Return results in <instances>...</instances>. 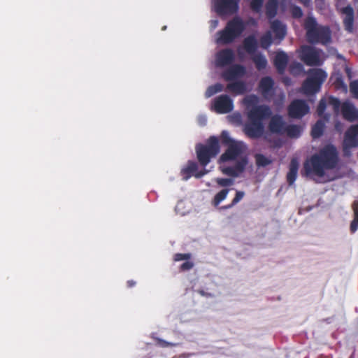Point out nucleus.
I'll use <instances>...</instances> for the list:
<instances>
[{"label":"nucleus","mask_w":358,"mask_h":358,"mask_svg":"<svg viewBox=\"0 0 358 358\" xmlns=\"http://www.w3.org/2000/svg\"><path fill=\"white\" fill-rule=\"evenodd\" d=\"M358 146V124L350 126L345 133L343 148L344 150Z\"/></svg>","instance_id":"ddd939ff"},{"label":"nucleus","mask_w":358,"mask_h":358,"mask_svg":"<svg viewBox=\"0 0 358 358\" xmlns=\"http://www.w3.org/2000/svg\"><path fill=\"white\" fill-rule=\"evenodd\" d=\"M225 90L236 95L243 94L247 92V85L244 81L238 80L228 83Z\"/></svg>","instance_id":"aec40b11"},{"label":"nucleus","mask_w":358,"mask_h":358,"mask_svg":"<svg viewBox=\"0 0 358 358\" xmlns=\"http://www.w3.org/2000/svg\"><path fill=\"white\" fill-rule=\"evenodd\" d=\"M272 111L267 105H255L247 113L243 131L250 138L258 139L264 133V120L270 118Z\"/></svg>","instance_id":"f03ea898"},{"label":"nucleus","mask_w":358,"mask_h":358,"mask_svg":"<svg viewBox=\"0 0 358 358\" xmlns=\"http://www.w3.org/2000/svg\"><path fill=\"white\" fill-rule=\"evenodd\" d=\"M248 164V159L246 157H243L236 161L233 166H221L220 170L224 175L231 177H238L242 173Z\"/></svg>","instance_id":"f8f14e48"},{"label":"nucleus","mask_w":358,"mask_h":358,"mask_svg":"<svg viewBox=\"0 0 358 358\" xmlns=\"http://www.w3.org/2000/svg\"><path fill=\"white\" fill-rule=\"evenodd\" d=\"M304 6H309L310 0H299Z\"/></svg>","instance_id":"603ef678"},{"label":"nucleus","mask_w":358,"mask_h":358,"mask_svg":"<svg viewBox=\"0 0 358 358\" xmlns=\"http://www.w3.org/2000/svg\"><path fill=\"white\" fill-rule=\"evenodd\" d=\"M264 0H252L250 2V8L252 11L258 13L261 11Z\"/></svg>","instance_id":"c9c22d12"},{"label":"nucleus","mask_w":358,"mask_h":358,"mask_svg":"<svg viewBox=\"0 0 358 358\" xmlns=\"http://www.w3.org/2000/svg\"><path fill=\"white\" fill-rule=\"evenodd\" d=\"M341 13L345 15L343 18V24L345 29L349 33L353 32L354 30V10L350 5L343 8Z\"/></svg>","instance_id":"a211bd4d"},{"label":"nucleus","mask_w":358,"mask_h":358,"mask_svg":"<svg viewBox=\"0 0 358 358\" xmlns=\"http://www.w3.org/2000/svg\"><path fill=\"white\" fill-rule=\"evenodd\" d=\"M358 229V217H353V220L350 222V231L351 234H354Z\"/></svg>","instance_id":"c03bdc74"},{"label":"nucleus","mask_w":358,"mask_h":358,"mask_svg":"<svg viewBox=\"0 0 358 358\" xmlns=\"http://www.w3.org/2000/svg\"><path fill=\"white\" fill-rule=\"evenodd\" d=\"M278 0H268L266 3V15L268 18L274 17L277 14Z\"/></svg>","instance_id":"bb28decb"},{"label":"nucleus","mask_w":358,"mask_h":358,"mask_svg":"<svg viewBox=\"0 0 358 358\" xmlns=\"http://www.w3.org/2000/svg\"><path fill=\"white\" fill-rule=\"evenodd\" d=\"M338 162L339 153L336 146L332 144L325 145L304 162L302 175H314L322 178L324 176L325 171L336 168Z\"/></svg>","instance_id":"f257e3e1"},{"label":"nucleus","mask_w":358,"mask_h":358,"mask_svg":"<svg viewBox=\"0 0 358 358\" xmlns=\"http://www.w3.org/2000/svg\"><path fill=\"white\" fill-rule=\"evenodd\" d=\"M157 343L162 348L176 347L178 345V343H170L161 338H157Z\"/></svg>","instance_id":"37998d69"},{"label":"nucleus","mask_w":358,"mask_h":358,"mask_svg":"<svg viewBox=\"0 0 358 358\" xmlns=\"http://www.w3.org/2000/svg\"><path fill=\"white\" fill-rule=\"evenodd\" d=\"M194 266V263L192 262L187 261L182 263L180 266V271H186L192 269Z\"/></svg>","instance_id":"a18cd8bd"},{"label":"nucleus","mask_w":358,"mask_h":358,"mask_svg":"<svg viewBox=\"0 0 358 358\" xmlns=\"http://www.w3.org/2000/svg\"><path fill=\"white\" fill-rule=\"evenodd\" d=\"M273 63L278 72L279 73H283L288 63L287 55L284 52H277Z\"/></svg>","instance_id":"4be33fe9"},{"label":"nucleus","mask_w":358,"mask_h":358,"mask_svg":"<svg viewBox=\"0 0 358 358\" xmlns=\"http://www.w3.org/2000/svg\"><path fill=\"white\" fill-rule=\"evenodd\" d=\"M253 101H257V97L252 96L250 99H245V103L248 106L250 105Z\"/></svg>","instance_id":"8fccbe9b"},{"label":"nucleus","mask_w":358,"mask_h":358,"mask_svg":"<svg viewBox=\"0 0 358 358\" xmlns=\"http://www.w3.org/2000/svg\"><path fill=\"white\" fill-rule=\"evenodd\" d=\"M217 20L214 21V22H213V25H214V27H216V26H217Z\"/></svg>","instance_id":"6e6d98bb"},{"label":"nucleus","mask_w":358,"mask_h":358,"mask_svg":"<svg viewBox=\"0 0 358 358\" xmlns=\"http://www.w3.org/2000/svg\"><path fill=\"white\" fill-rule=\"evenodd\" d=\"M229 192V189H223L214 196L213 203L215 206H217L223 200H224Z\"/></svg>","instance_id":"2f4dec72"},{"label":"nucleus","mask_w":358,"mask_h":358,"mask_svg":"<svg viewBox=\"0 0 358 358\" xmlns=\"http://www.w3.org/2000/svg\"><path fill=\"white\" fill-rule=\"evenodd\" d=\"M291 14L294 18H300L303 15V11L301 8L298 6H293L291 8Z\"/></svg>","instance_id":"58836bf2"},{"label":"nucleus","mask_w":358,"mask_h":358,"mask_svg":"<svg viewBox=\"0 0 358 358\" xmlns=\"http://www.w3.org/2000/svg\"><path fill=\"white\" fill-rule=\"evenodd\" d=\"M273 43L272 34L270 31H266L261 38H260V44L262 48L264 49H267L271 46Z\"/></svg>","instance_id":"7c9ffc66"},{"label":"nucleus","mask_w":358,"mask_h":358,"mask_svg":"<svg viewBox=\"0 0 358 358\" xmlns=\"http://www.w3.org/2000/svg\"><path fill=\"white\" fill-rule=\"evenodd\" d=\"M310 111L307 102L303 99H294L287 107L288 115L291 118L301 119Z\"/></svg>","instance_id":"9d476101"},{"label":"nucleus","mask_w":358,"mask_h":358,"mask_svg":"<svg viewBox=\"0 0 358 358\" xmlns=\"http://www.w3.org/2000/svg\"><path fill=\"white\" fill-rule=\"evenodd\" d=\"M308 76L303 82L301 89L306 95L319 92L327 78V73L321 69H311L307 72Z\"/></svg>","instance_id":"423d86ee"},{"label":"nucleus","mask_w":358,"mask_h":358,"mask_svg":"<svg viewBox=\"0 0 358 358\" xmlns=\"http://www.w3.org/2000/svg\"><path fill=\"white\" fill-rule=\"evenodd\" d=\"M256 164L259 167H265L270 164H271L272 161L265 157L262 154H257L255 155Z\"/></svg>","instance_id":"473e14b6"},{"label":"nucleus","mask_w":358,"mask_h":358,"mask_svg":"<svg viewBox=\"0 0 358 358\" xmlns=\"http://www.w3.org/2000/svg\"><path fill=\"white\" fill-rule=\"evenodd\" d=\"M245 193L242 191H237L235 197L232 200V205L238 203L244 196Z\"/></svg>","instance_id":"49530a36"},{"label":"nucleus","mask_w":358,"mask_h":358,"mask_svg":"<svg viewBox=\"0 0 358 358\" xmlns=\"http://www.w3.org/2000/svg\"><path fill=\"white\" fill-rule=\"evenodd\" d=\"M245 72V68L243 65L234 64L223 72L222 77L226 81H232L243 76Z\"/></svg>","instance_id":"dca6fc26"},{"label":"nucleus","mask_w":358,"mask_h":358,"mask_svg":"<svg viewBox=\"0 0 358 358\" xmlns=\"http://www.w3.org/2000/svg\"><path fill=\"white\" fill-rule=\"evenodd\" d=\"M299 162L296 158H292L289 166V171L287 174V181L289 185L295 182L299 169Z\"/></svg>","instance_id":"b1692460"},{"label":"nucleus","mask_w":358,"mask_h":358,"mask_svg":"<svg viewBox=\"0 0 358 358\" xmlns=\"http://www.w3.org/2000/svg\"><path fill=\"white\" fill-rule=\"evenodd\" d=\"M223 90L224 87L222 84L215 83V85H210L207 88L205 92V96L206 97L209 98L216 93L222 92Z\"/></svg>","instance_id":"c756f323"},{"label":"nucleus","mask_w":358,"mask_h":358,"mask_svg":"<svg viewBox=\"0 0 358 358\" xmlns=\"http://www.w3.org/2000/svg\"><path fill=\"white\" fill-rule=\"evenodd\" d=\"M270 121L268 122V129L272 134H276L279 135L285 134V129L287 126L283 118L280 115H275L270 117Z\"/></svg>","instance_id":"2eb2a0df"},{"label":"nucleus","mask_w":358,"mask_h":358,"mask_svg":"<svg viewBox=\"0 0 358 358\" xmlns=\"http://www.w3.org/2000/svg\"><path fill=\"white\" fill-rule=\"evenodd\" d=\"M303 69V66L299 62H294L289 66V71L291 73H298Z\"/></svg>","instance_id":"a19ab883"},{"label":"nucleus","mask_w":358,"mask_h":358,"mask_svg":"<svg viewBox=\"0 0 358 358\" xmlns=\"http://www.w3.org/2000/svg\"><path fill=\"white\" fill-rule=\"evenodd\" d=\"M326 108H327L326 100L324 99H322L319 101V103H318L317 107V113L319 116L323 115V114H324V111L326 110Z\"/></svg>","instance_id":"ea45409f"},{"label":"nucleus","mask_w":358,"mask_h":358,"mask_svg":"<svg viewBox=\"0 0 358 358\" xmlns=\"http://www.w3.org/2000/svg\"><path fill=\"white\" fill-rule=\"evenodd\" d=\"M206 122V120L205 117H201V119H200L201 125H205Z\"/></svg>","instance_id":"5fc2aeb1"},{"label":"nucleus","mask_w":358,"mask_h":358,"mask_svg":"<svg viewBox=\"0 0 358 358\" xmlns=\"http://www.w3.org/2000/svg\"><path fill=\"white\" fill-rule=\"evenodd\" d=\"M244 50L249 54L254 55L258 48V42L255 35H250L243 41Z\"/></svg>","instance_id":"5701e85b"},{"label":"nucleus","mask_w":358,"mask_h":358,"mask_svg":"<svg viewBox=\"0 0 358 358\" xmlns=\"http://www.w3.org/2000/svg\"><path fill=\"white\" fill-rule=\"evenodd\" d=\"M195 151L199 164L206 167L213 158L220 152L219 139L217 136H210L205 144L198 143L196 145Z\"/></svg>","instance_id":"20e7f679"},{"label":"nucleus","mask_w":358,"mask_h":358,"mask_svg":"<svg viewBox=\"0 0 358 358\" xmlns=\"http://www.w3.org/2000/svg\"><path fill=\"white\" fill-rule=\"evenodd\" d=\"M328 103L330 106H331L333 107L334 113H338V112L340 110V107L341 108V105H342V104H341L340 100L336 97L331 96L328 99Z\"/></svg>","instance_id":"72a5a7b5"},{"label":"nucleus","mask_w":358,"mask_h":358,"mask_svg":"<svg viewBox=\"0 0 358 358\" xmlns=\"http://www.w3.org/2000/svg\"><path fill=\"white\" fill-rule=\"evenodd\" d=\"M234 205H232V202L228 205L224 206L222 207V209H229L234 206Z\"/></svg>","instance_id":"864d4df0"},{"label":"nucleus","mask_w":358,"mask_h":358,"mask_svg":"<svg viewBox=\"0 0 358 358\" xmlns=\"http://www.w3.org/2000/svg\"><path fill=\"white\" fill-rule=\"evenodd\" d=\"M127 287L131 288L136 285V282L133 280H129L127 282Z\"/></svg>","instance_id":"3c124183"},{"label":"nucleus","mask_w":358,"mask_h":358,"mask_svg":"<svg viewBox=\"0 0 358 358\" xmlns=\"http://www.w3.org/2000/svg\"><path fill=\"white\" fill-rule=\"evenodd\" d=\"M300 59L307 66H321L322 62L320 59V50L310 45H303L301 48Z\"/></svg>","instance_id":"0eeeda50"},{"label":"nucleus","mask_w":358,"mask_h":358,"mask_svg":"<svg viewBox=\"0 0 358 358\" xmlns=\"http://www.w3.org/2000/svg\"><path fill=\"white\" fill-rule=\"evenodd\" d=\"M221 140H222V144L226 145L227 146H229V145H231L234 143H239L238 141H235L234 140H233L229 136V134L227 131H223L221 133Z\"/></svg>","instance_id":"f704fd0d"},{"label":"nucleus","mask_w":358,"mask_h":358,"mask_svg":"<svg viewBox=\"0 0 358 358\" xmlns=\"http://www.w3.org/2000/svg\"><path fill=\"white\" fill-rule=\"evenodd\" d=\"M243 152V143H234L227 147L218 159L219 164L236 161Z\"/></svg>","instance_id":"9b49d317"},{"label":"nucleus","mask_w":358,"mask_h":358,"mask_svg":"<svg viewBox=\"0 0 358 358\" xmlns=\"http://www.w3.org/2000/svg\"><path fill=\"white\" fill-rule=\"evenodd\" d=\"M341 113L343 117L349 122L358 120V110L353 103L350 101H344L341 105Z\"/></svg>","instance_id":"f3484780"},{"label":"nucleus","mask_w":358,"mask_h":358,"mask_svg":"<svg viewBox=\"0 0 358 358\" xmlns=\"http://www.w3.org/2000/svg\"><path fill=\"white\" fill-rule=\"evenodd\" d=\"M239 0H213V7L217 15H233L238 11Z\"/></svg>","instance_id":"6e6552de"},{"label":"nucleus","mask_w":358,"mask_h":358,"mask_svg":"<svg viewBox=\"0 0 358 358\" xmlns=\"http://www.w3.org/2000/svg\"><path fill=\"white\" fill-rule=\"evenodd\" d=\"M245 29V25L241 18L235 17L229 20L224 29L217 33V43L229 44L239 37Z\"/></svg>","instance_id":"39448f33"},{"label":"nucleus","mask_w":358,"mask_h":358,"mask_svg":"<svg viewBox=\"0 0 358 358\" xmlns=\"http://www.w3.org/2000/svg\"><path fill=\"white\" fill-rule=\"evenodd\" d=\"M208 173V171L205 169L203 170H201L199 171H196V173H194V177L196 178H201V177H203L204 175L207 174Z\"/></svg>","instance_id":"09e8293b"},{"label":"nucleus","mask_w":358,"mask_h":358,"mask_svg":"<svg viewBox=\"0 0 358 358\" xmlns=\"http://www.w3.org/2000/svg\"><path fill=\"white\" fill-rule=\"evenodd\" d=\"M252 61L255 64L256 68L260 71L266 67L267 60L266 57L261 53L255 54L252 56Z\"/></svg>","instance_id":"c85d7f7f"},{"label":"nucleus","mask_w":358,"mask_h":358,"mask_svg":"<svg viewBox=\"0 0 358 358\" xmlns=\"http://www.w3.org/2000/svg\"><path fill=\"white\" fill-rule=\"evenodd\" d=\"M215 181L220 187H229L234 183L233 180L231 178H217L215 179Z\"/></svg>","instance_id":"e433bc0d"},{"label":"nucleus","mask_w":358,"mask_h":358,"mask_svg":"<svg viewBox=\"0 0 358 358\" xmlns=\"http://www.w3.org/2000/svg\"><path fill=\"white\" fill-rule=\"evenodd\" d=\"M302 132V127L297 124L287 125L285 129V134L292 138L300 137Z\"/></svg>","instance_id":"a878e982"},{"label":"nucleus","mask_w":358,"mask_h":358,"mask_svg":"<svg viewBox=\"0 0 358 358\" xmlns=\"http://www.w3.org/2000/svg\"><path fill=\"white\" fill-rule=\"evenodd\" d=\"M191 258L190 253H176L173 256V260L175 262H179L182 260H188Z\"/></svg>","instance_id":"79ce46f5"},{"label":"nucleus","mask_w":358,"mask_h":358,"mask_svg":"<svg viewBox=\"0 0 358 358\" xmlns=\"http://www.w3.org/2000/svg\"><path fill=\"white\" fill-rule=\"evenodd\" d=\"M233 108V100L227 94H222L215 97L211 105V110L218 114L229 113Z\"/></svg>","instance_id":"1a4fd4ad"},{"label":"nucleus","mask_w":358,"mask_h":358,"mask_svg":"<svg viewBox=\"0 0 358 358\" xmlns=\"http://www.w3.org/2000/svg\"><path fill=\"white\" fill-rule=\"evenodd\" d=\"M353 217H358V200H355L352 205Z\"/></svg>","instance_id":"de8ad7c7"},{"label":"nucleus","mask_w":358,"mask_h":358,"mask_svg":"<svg viewBox=\"0 0 358 358\" xmlns=\"http://www.w3.org/2000/svg\"><path fill=\"white\" fill-rule=\"evenodd\" d=\"M234 59L235 55L231 49H223L215 55V64L218 67H224L231 64Z\"/></svg>","instance_id":"4468645a"},{"label":"nucleus","mask_w":358,"mask_h":358,"mask_svg":"<svg viewBox=\"0 0 358 358\" xmlns=\"http://www.w3.org/2000/svg\"><path fill=\"white\" fill-rule=\"evenodd\" d=\"M273 87L274 81L269 76L264 77L259 81V88L262 96L264 97L271 94Z\"/></svg>","instance_id":"6ab92c4d"},{"label":"nucleus","mask_w":358,"mask_h":358,"mask_svg":"<svg viewBox=\"0 0 358 358\" xmlns=\"http://www.w3.org/2000/svg\"><path fill=\"white\" fill-rule=\"evenodd\" d=\"M198 169L197 164L194 161H188L186 166L181 169L180 173L184 180H187L192 176H194V173Z\"/></svg>","instance_id":"393cba45"},{"label":"nucleus","mask_w":358,"mask_h":358,"mask_svg":"<svg viewBox=\"0 0 358 358\" xmlns=\"http://www.w3.org/2000/svg\"><path fill=\"white\" fill-rule=\"evenodd\" d=\"M303 27L306 31V38L309 43L327 45L331 42L330 27L319 24L312 15H308L304 19Z\"/></svg>","instance_id":"7ed1b4c3"},{"label":"nucleus","mask_w":358,"mask_h":358,"mask_svg":"<svg viewBox=\"0 0 358 358\" xmlns=\"http://www.w3.org/2000/svg\"><path fill=\"white\" fill-rule=\"evenodd\" d=\"M350 91L355 98L358 99V80L350 83Z\"/></svg>","instance_id":"4c0bfd02"},{"label":"nucleus","mask_w":358,"mask_h":358,"mask_svg":"<svg viewBox=\"0 0 358 358\" xmlns=\"http://www.w3.org/2000/svg\"><path fill=\"white\" fill-rule=\"evenodd\" d=\"M325 127L324 122L319 120L316 122L311 129V136L313 138H318L322 136Z\"/></svg>","instance_id":"cd10ccee"},{"label":"nucleus","mask_w":358,"mask_h":358,"mask_svg":"<svg viewBox=\"0 0 358 358\" xmlns=\"http://www.w3.org/2000/svg\"><path fill=\"white\" fill-rule=\"evenodd\" d=\"M271 29L275 34V38L281 41L284 39L287 34L286 26L280 20H275L271 24Z\"/></svg>","instance_id":"412c9836"}]
</instances>
